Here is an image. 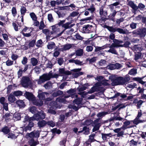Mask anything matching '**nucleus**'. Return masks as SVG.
<instances>
[{
  "mask_svg": "<svg viewBox=\"0 0 146 146\" xmlns=\"http://www.w3.org/2000/svg\"><path fill=\"white\" fill-rule=\"evenodd\" d=\"M25 95L28 99L33 102L35 105L41 106L43 104V102L42 100H35V98L31 93L28 92H26Z\"/></svg>",
  "mask_w": 146,
  "mask_h": 146,
  "instance_id": "1",
  "label": "nucleus"
},
{
  "mask_svg": "<svg viewBox=\"0 0 146 146\" xmlns=\"http://www.w3.org/2000/svg\"><path fill=\"white\" fill-rule=\"evenodd\" d=\"M106 28L111 33H114L117 31L120 34H125L126 33L127 31V30L126 29L125 30L121 28L114 27L108 26H106Z\"/></svg>",
  "mask_w": 146,
  "mask_h": 146,
  "instance_id": "2",
  "label": "nucleus"
},
{
  "mask_svg": "<svg viewBox=\"0 0 146 146\" xmlns=\"http://www.w3.org/2000/svg\"><path fill=\"white\" fill-rule=\"evenodd\" d=\"M109 78L111 80V84L112 85H119L120 77H118L117 75H113L110 76L109 77Z\"/></svg>",
  "mask_w": 146,
  "mask_h": 146,
  "instance_id": "3",
  "label": "nucleus"
},
{
  "mask_svg": "<svg viewBox=\"0 0 146 146\" xmlns=\"http://www.w3.org/2000/svg\"><path fill=\"white\" fill-rule=\"evenodd\" d=\"M32 31V29L31 28L26 27L23 29L21 33L24 36L29 37L31 36Z\"/></svg>",
  "mask_w": 146,
  "mask_h": 146,
  "instance_id": "4",
  "label": "nucleus"
},
{
  "mask_svg": "<svg viewBox=\"0 0 146 146\" xmlns=\"http://www.w3.org/2000/svg\"><path fill=\"white\" fill-rule=\"evenodd\" d=\"M57 102L54 101H52L50 102V106L51 107L48 110V113L52 114L54 115L56 114V112L54 110V108H57L58 107Z\"/></svg>",
  "mask_w": 146,
  "mask_h": 146,
  "instance_id": "5",
  "label": "nucleus"
},
{
  "mask_svg": "<svg viewBox=\"0 0 146 146\" xmlns=\"http://www.w3.org/2000/svg\"><path fill=\"white\" fill-rule=\"evenodd\" d=\"M133 34L138 35L141 37H144L146 35V28H143L133 31Z\"/></svg>",
  "mask_w": 146,
  "mask_h": 146,
  "instance_id": "6",
  "label": "nucleus"
},
{
  "mask_svg": "<svg viewBox=\"0 0 146 146\" xmlns=\"http://www.w3.org/2000/svg\"><path fill=\"white\" fill-rule=\"evenodd\" d=\"M72 20L71 22H69L64 24L62 27L63 28H64V29L63 30L61 33L57 34L56 36L59 37L66 30L73 27L75 25V24H71L72 23Z\"/></svg>",
  "mask_w": 146,
  "mask_h": 146,
  "instance_id": "7",
  "label": "nucleus"
},
{
  "mask_svg": "<svg viewBox=\"0 0 146 146\" xmlns=\"http://www.w3.org/2000/svg\"><path fill=\"white\" fill-rule=\"evenodd\" d=\"M40 131H35L30 133H28L26 135V137L29 139V138H34L38 137L39 136Z\"/></svg>",
  "mask_w": 146,
  "mask_h": 146,
  "instance_id": "8",
  "label": "nucleus"
},
{
  "mask_svg": "<svg viewBox=\"0 0 146 146\" xmlns=\"http://www.w3.org/2000/svg\"><path fill=\"white\" fill-rule=\"evenodd\" d=\"M130 80L129 76L127 75L125 77H120L119 85H123L127 84Z\"/></svg>",
  "mask_w": 146,
  "mask_h": 146,
  "instance_id": "9",
  "label": "nucleus"
},
{
  "mask_svg": "<svg viewBox=\"0 0 146 146\" xmlns=\"http://www.w3.org/2000/svg\"><path fill=\"white\" fill-rule=\"evenodd\" d=\"M29 79L27 77H23L21 80V83L22 86L25 88H27L29 85Z\"/></svg>",
  "mask_w": 146,
  "mask_h": 146,
  "instance_id": "10",
  "label": "nucleus"
},
{
  "mask_svg": "<svg viewBox=\"0 0 146 146\" xmlns=\"http://www.w3.org/2000/svg\"><path fill=\"white\" fill-rule=\"evenodd\" d=\"M28 65H25L24 68L23 70V68L21 66H20L19 67V70L17 72L18 77V78H20L22 76V74L23 72H25L28 69Z\"/></svg>",
  "mask_w": 146,
  "mask_h": 146,
  "instance_id": "11",
  "label": "nucleus"
},
{
  "mask_svg": "<svg viewBox=\"0 0 146 146\" xmlns=\"http://www.w3.org/2000/svg\"><path fill=\"white\" fill-rule=\"evenodd\" d=\"M127 97V96L125 94H121L119 92H117L113 97L110 98V99H113L118 98L120 100L125 98Z\"/></svg>",
  "mask_w": 146,
  "mask_h": 146,
  "instance_id": "12",
  "label": "nucleus"
},
{
  "mask_svg": "<svg viewBox=\"0 0 146 146\" xmlns=\"http://www.w3.org/2000/svg\"><path fill=\"white\" fill-rule=\"evenodd\" d=\"M81 70V68L75 69L72 70V71L74 72L72 74L74 78H77L80 75L83 74L82 72H80Z\"/></svg>",
  "mask_w": 146,
  "mask_h": 146,
  "instance_id": "13",
  "label": "nucleus"
},
{
  "mask_svg": "<svg viewBox=\"0 0 146 146\" xmlns=\"http://www.w3.org/2000/svg\"><path fill=\"white\" fill-rule=\"evenodd\" d=\"M113 43L111 44L112 46H113L115 47H122L123 46L120 44L123 42V41L121 40H118L116 39H115L113 40Z\"/></svg>",
  "mask_w": 146,
  "mask_h": 146,
  "instance_id": "14",
  "label": "nucleus"
},
{
  "mask_svg": "<svg viewBox=\"0 0 146 146\" xmlns=\"http://www.w3.org/2000/svg\"><path fill=\"white\" fill-rule=\"evenodd\" d=\"M52 31H51L50 33L51 34H57L59 32L60 29L57 25H55L51 26Z\"/></svg>",
  "mask_w": 146,
  "mask_h": 146,
  "instance_id": "15",
  "label": "nucleus"
},
{
  "mask_svg": "<svg viewBox=\"0 0 146 146\" xmlns=\"http://www.w3.org/2000/svg\"><path fill=\"white\" fill-rule=\"evenodd\" d=\"M92 26L89 25H85L83 27V32L85 33H89L91 32V28Z\"/></svg>",
  "mask_w": 146,
  "mask_h": 146,
  "instance_id": "16",
  "label": "nucleus"
},
{
  "mask_svg": "<svg viewBox=\"0 0 146 146\" xmlns=\"http://www.w3.org/2000/svg\"><path fill=\"white\" fill-rule=\"evenodd\" d=\"M38 96L40 100H44L45 99V95L48 94L45 92H43L40 90H39L38 92Z\"/></svg>",
  "mask_w": 146,
  "mask_h": 146,
  "instance_id": "17",
  "label": "nucleus"
},
{
  "mask_svg": "<svg viewBox=\"0 0 146 146\" xmlns=\"http://www.w3.org/2000/svg\"><path fill=\"white\" fill-rule=\"evenodd\" d=\"M34 120H30L29 119V123L28 125L25 127L23 129V131H26L27 130L31 131V128L34 126V123L32 122Z\"/></svg>",
  "mask_w": 146,
  "mask_h": 146,
  "instance_id": "18",
  "label": "nucleus"
},
{
  "mask_svg": "<svg viewBox=\"0 0 146 146\" xmlns=\"http://www.w3.org/2000/svg\"><path fill=\"white\" fill-rule=\"evenodd\" d=\"M72 47V45L70 44H67L62 46L61 48H59V51H63L69 49Z\"/></svg>",
  "mask_w": 146,
  "mask_h": 146,
  "instance_id": "19",
  "label": "nucleus"
},
{
  "mask_svg": "<svg viewBox=\"0 0 146 146\" xmlns=\"http://www.w3.org/2000/svg\"><path fill=\"white\" fill-rule=\"evenodd\" d=\"M42 30V33L46 35L47 39H50L51 34L50 32V31L48 29H44Z\"/></svg>",
  "mask_w": 146,
  "mask_h": 146,
  "instance_id": "20",
  "label": "nucleus"
},
{
  "mask_svg": "<svg viewBox=\"0 0 146 146\" xmlns=\"http://www.w3.org/2000/svg\"><path fill=\"white\" fill-rule=\"evenodd\" d=\"M100 83H98L95 84V86H93L90 90L88 91L87 93L88 94H92L96 91H97L98 88L97 87L99 86Z\"/></svg>",
  "mask_w": 146,
  "mask_h": 146,
  "instance_id": "21",
  "label": "nucleus"
},
{
  "mask_svg": "<svg viewBox=\"0 0 146 146\" xmlns=\"http://www.w3.org/2000/svg\"><path fill=\"white\" fill-rule=\"evenodd\" d=\"M115 47L112 46V45L111 44L109 46L110 49L107 51V52L111 53L113 54H117V52L115 48Z\"/></svg>",
  "mask_w": 146,
  "mask_h": 146,
  "instance_id": "22",
  "label": "nucleus"
},
{
  "mask_svg": "<svg viewBox=\"0 0 146 146\" xmlns=\"http://www.w3.org/2000/svg\"><path fill=\"white\" fill-rule=\"evenodd\" d=\"M60 74L66 75H70L71 74V72L68 71H65L64 68H60L59 70Z\"/></svg>",
  "mask_w": 146,
  "mask_h": 146,
  "instance_id": "23",
  "label": "nucleus"
},
{
  "mask_svg": "<svg viewBox=\"0 0 146 146\" xmlns=\"http://www.w3.org/2000/svg\"><path fill=\"white\" fill-rule=\"evenodd\" d=\"M50 74L49 72L48 74H44L40 77L45 82L46 81L49 80L50 79Z\"/></svg>",
  "mask_w": 146,
  "mask_h": 146,
  "instance_id": "24",
  "label": "nucleus"
},
{
  "mask_svg": "<svg viewBox=\"0 0 146 146\" xmlns=\"http://www.w3.org/2000/svg\"><path fill=\"white\" fill-rule=\"evenodd\" d=\"M47 48L49 49H52L55 48L57 46H56L55 43L53 42H49L47 45Z\"/></svg>",
  "mask_w": 146,
  "mask_h": 146,
  "instance_id": "25",
  "label": "nucleus"
},
{
  "mask_svg": "<svg viewBox=\"0 0 146 146\" xmlns=\"http://www.w3.org/2000/svg\"><path fill=\"white\" fill-rule=\"evenodd\" d=\"M3 117L6 121H8L9 120H11L12 119L13 116L10 113H7L3 115Z\"/></svg>",
  "mask_w": 146,
  "mask_h": 146,
  "instance_id": "26",
  "label": "nucleus"
},
{
  "mask_svg": "<svg viewBox=\"0 0 146 146\" xmlns=\"http://www.w3.org/2000/svg\"><path fill=\"white\" fill-rule=\"evenodd\" d=\"M40 119V115L38 113L35 114L33 117H30V120H38Z\"/></svg>",
  "mask_w": 146,
  "mask_h": 146,
  "instance_id": "27",
  "label": "nucleus"
},
{
  "mask_svg": "<svg viewBox=\"0 0 146 146\" xmlns=\"http://www.w3.org/2000/svg\"><path fill=\"white\" fill-rule=\"evenodd\" d=\"M47 124V122L44 120L39 121L37 123L38 126L40 127H43Z\"/></svg>",
  "mask_w": 146,
  "mask_h": 146,
  "instance_id": "28",
  "label": "nucleus"
},
{
  "mask_svg": "<svg viewBox=\"0 0 146 146\" xmlns=\"http://www.w3.org/2000/svg\"><path fill=\"white\" fill-rule=\"evenodd\" d=\"M111 136L112 135L110 133L108 134H102V137L104 140H106L107 139H109L110 137H111Z\"/></svg>",
  "mask_w": 146,
  "mask_h": 146,
  "instance_id": "29",
  "label": "nucleus"
},
{
  "mask_svg": "<svg viewBox=\"0 0 146 146\" xmlns=\"http://www.w3.org/2000/svg\"><path fill=\"white\" fill-rule=\"evenodd\" d=\"M16 104L19 108H24L25 105L24 102L22 100H19L16 102Z\"/></svg>",
  "mask_w": 146,
  "mask_h": 146,
  "instance_id": "30",
  "label": "nucleus"
},
{
  "mask_svg": "<svg viewBox=\"0 0 146 146\" xmlns=\"http://www.w3.org/2000/svg\"><path fill=\"white\" fill-rule=\"evenodd\" d=\"M38 62V60L36 58L33 57L31 59V63L33 66H36Z\"/></svg>",
  "mask_w": 146,
  "mask_h": 146,
  "instance_id": "31",
  "label": "nucleus"
},
{
  "mask_svg": "<svg viewBox=\"0 0 146 146\" xmlns=\"http://www.w3.org/2000/svg\"><path fill=\"white\" fill-rule=\"evenodd\" d=\"M100 14L101 15L106 16L107 15V11H104V7L102 6L100 9Z\"/></svg>",
  "mask_w": 146,
  "mask_h": 146,
  "instance_id": "32",
  "label": "nucleus"
},
{
  "mask_svg": "<svg viewBox=\"0 0 146 146\" xmlns=\"http://www.w3.org/2000/svg\"><path fill=\"white\" fill-rule=\"evenodd\" d=\"M12 118L15 121H17L20 120L21 118L20 114L18 113H15L13 115Z\"/></svg>",
  "mask_w": 146,
  "mask_h": 146,
  "instance_id": "33",
  "label": "nucleus"
},
{
  "mask_svg": "<svg viewBox=\"0 0 146 146\" xmlns=\"http://www.w3.org/2000/svg\"><path fill=\"white\" fill-rule=\"evenodd\" d=\"M8 100L10 102L12 103L15 101V98L13 95L10 94L8 97Z\"/></svg>",
  "mask_w": 146,
  "mask_h": 146,
  "instance_id": "34",
  "label": "nucleus"
},
{
  "mask_svg": "<svg viewBox=\"0 0 146 146\" xmlns=\"http://www.w3.org/2000/svg\"><path fill=\"white\" fill-rule=\"evenodd\" d=\"M89 131L88 128L87 127H84L83 128L82 130L81 131H79L78 133H81L83 132L85 134H88L89 133Z\"/></svg>",
  "mask_w": 146,
  "mask_h": 146,
  "instance_id": "35",
  "label": "nucleus"
},
{
  "mask_svg": "<svg viewBox=\"0 0 146 146\" xmlns=\"http://www.w3.org/2000/svg\"><path fill=\"white\" fill-rule=\"evenodd\" d=\"M131 122H133V123L137 125L139 123H142L144 121V120H140L139 118L136 117L133 120L131 121Z\"/></svg>",
  "mask_w": 146,
  "mask_h": 146,
  "instance_id": "36",
  "label": "nucleus"
},
{
  "mask_svg": "<svg viewBox=\"0 0 146 146\" xmlns=\"http://www.w3.org/2000/svg\"><path fill=\"white\" fill-rule=\"evenodd\" d=\"M144 78V77H143L142 78H140L139 77L135 78H133L134 80H136L139 83L141 84H144L145 82L143 81L142 79Z\"/></svg>",
  "mask_w": 146,
  "mask_h": 146,
  "instance_id": "37",
  "label": "nucleus"
},
{
  "mask_svg": "<svg viewBox=\"0 0 146 146\" xmlns=\"http://www.w3.org/2000/svg\"><path fill=\"white\" fill-rule=\"evenodd\" d=\"M36 41L35 40H33L31 41L29 44V47L25 46V49L27 50L29 48V47L30 48L31 47H33Z\"/></svg>",
  "mask_w": 146,
  "mask_h": 146,
  "instance_id": "38",
  "label": "nucleus"
},
{
  "mask_svg": "<svg viewBox=\"0 0 146 146\" xmlns=\"http://www.w3.org/2000/svg\"><path fill=\"white\" fill-rule=\"evenodd\" d=\"M97 59V58L96 57H94L91 58H87L86 59V61L88 62H89L90 64H92L96 62Z\"/></svg>",
  "mask_w": 146,
  "mask_h": 146,
  "instance_id": "39",
  "label": "nucleus"
},
{
  "mask_svg": "<svg viewBox=\"0 0 146 146\" xmlns=\"http://www.w3.org/2000/svg\"><path fill=\"white\" fill-rule=\"evenodd\" d=\"M100 83V84H99V86L101 85V84H102V85L104 86H108L110 85V82L109 81V80H104L102 81L101 83L100 82H99Z\"/></svg>",
  "mask_w": 146,
  "mask_h": 146,
  "instance_id": "40",
  "label": "nucleus"
},
{
  "mask_svg": "<svg viewBox=\"0 0 146 146\" xmlns=\"http://www.w3.org/2000/svg\"><path fill=\"white\" fill-rule=\"evenodd\" d=\"M13 26L15 30L16 31H18L19 29H20L21 28V26L18 24H16L15 22H13L12 23Z\"/></svg>",
  "mask_w": 146,
  "mask_h": 146,
  "instance_id": "41",
  "label": "nucleus"
},
{
  "mask_svg": "<svg viewBox=\"0 0 146 146\" xmlns=\"http://www.w3.org/2000/svg\"><path fill=\"white\" fill-rule=\"evenodd\" d=\"M124 118L121 117L119 116H114L111 119V121H115V120H119L121 121L123 120Z\"/></svg>",
  "mask_w": 146,
  "mask_h": 146,
  "instance_id": "42",
  "label": "nucleus"
},
{
  "mask_svg": "<svg viewBox=\"0 0 146 146\" xmlns=\"http://www.w3.org/2000/svg\"><path fill=\"white\" fill-rule=\"evenodd\" d=\"M75 53L76 55L77 56H82L83 54V50L82 49L78 50L76 51Z\"/></svg>",
  "mask_w": 146,
  "mask_h": 146,
  "instance_id": "43",
  "label": "nucleus"
},
{
  "mask_svg": "<svg viewBox=\"0 0 146 146\" xmlns=\"http://www.w3.org/2000/svg\"><path fill=\"white\" fill-rule=\"evenodd\" d=\"M137 73V70L135 68L131 69L129 72L128 74L130 75H134Z\"/></svg>",
  "mask_w": 146,
  "mask_h": 146,
  "instance_id": "44",
  "label": "nucleus"
},
{
  "mask_svg": "<svg viewBox=\"0 0 146 146\" xmlns=\"http://www.w3.org/2000/svg\"><path fill=\"white\" fill-rule=\"evenodd\" d=\"M82 100V98H78L74 100L73 101V102L74 104L78 105L81 103Z\"/></svg>",
  "mask_w": 146,
  "mask_h": 146,
  "instance_id": "45",
  "label": "nucleus"
},
{
  "mask_svg": "<svg viewBox=\"0 0 146 146\" xmlns=\"http://www.w3.org/2000/svg\"><path fill=\"white\" fill-rule=\"evenodd\" d=\"M27 11L25 7L24 6L21 7L20 9L21 15H24L26 12Z\"/></svg>",
  "mask_w": 146,
  "mask_h": 146,
  "instance_id": "46",
  "label": "nucleus"
},
{
  "mask_svg": "<svg viewBox=\"0 0 146 146\" xmlns=\"http://www.w3.org/2000/svg\"><path fill=\"white\" fill-rule=\"evenodd\" d=\"M30 140L29 141V143L30 145V146H35L37 144V142L35 141L33 138H31Z\"/></svg>",
  "mask_w": 146,
  "mask_h": 146,
  "instance_id": "47",
  "label": "nucleus"
},
{
  "mask_svg": "<svg viewBox=\"0 0 146 146\" xmlns=\"http://www.w3.org/2000/svg\"><path fill=\"white\" fill-rule=\"evenodd\" d=\"M38 113L40 115L41 119H43L45 118L46 115L43 111H41L38 112Z\"/></svg>",
  "mask_w": 146,
  "mask_h": 146,
  "instance_id": "48",
  "label": "nucleus"
},
{
  "mask_svg": "<svg viewBox=\"0 0 146 146\" xmlns=\"http://www.w3.org/2000/svg\"><path fill=\"white\" fill-rule=\"evenodd\" d=\"M54 50V56L56 57L58 56L60 54L59 52L60 51L59 50V48L58 49V47H56Z\"/></svg>",
  "mask_w": 146,
  "mask_h": 146,
  "instance_id": "49",
  "label": "nucleus"
},
{
  "mask_svg": "<svg viewBox=\"0 0 146 146\" xmlns=\"http://www.w3.org/2000/svg\"><path fill=\"white\" fill-rule=\"evenodd\" d=\"M52 86V83L50 82H48L46 84L44 85L43 86L46 89L50 88Z\"/></svg>",
  "mask_w": 146,
  "mask_h": 146,
  "instance_id": "50",
  "label": "nucleus"
},
{
  "mask_svg": "<svg viewBox=\"0 0 146 146\" xmlns=\"http://www.w3.org/2000/svg\"><path fill=\"white\" fill-rule=\"evenodd\" d=\"M12 14L14 17H15L17 14L15 7H13L11 10Z\"/></svg>",
  "mask_w": 146,
  "mask_h": 146,
  "instance_id": "51",
  "label": "nucleus"
},
{
  "mask_svg": "<svg viewBox=\"0 0 146 146\" xmlns=\"http://www.w3.org/2000/svg\"><path fill=\"white\" fill-rule=\"evenodd\" d=\"M87 10L90 11L91 13H93L95 11L94 6L92 4L89 8L87 9Z\"/></svg>",
  "mask_w": 146,
  "mask_h": 146,
  "instance_id": "52",
  "label": "nucleus"
},
{
  "mask_svg": "<svg viewBox=\"0 0 146 146\" xmlns=\"http://www.w3.org/2000/svg\"><path fill=\"white\" fill-rule=\"evenodd\" d=\"M45 26V25L44 24L43 19H42L40 23L39 29L40 30H42L44 29Z\"/></svg>",
  "mask_w": 146,
  "mask_h": 146,
  "instance_id": "53",
  "label": "nucleus"
},
{
  "mask_svg": "<svg viewBox=\"0 0 146 146\" xmlns=\"http://www.w3.org/2000/svg\"><path fill=\"white\" fill-rule=\"evenodd\" d=\"M136 86L137 84L136 83H132L128 84L127 87L129 88H134Z\"/></svg>",
  "mask_w": 146,
  "mask_h": 146,
  "instance_id": "54",
  "label": "nucleus"
},
{
  "mask_svg": "<svg viewBox=\"0 0 146 146\" xmlns=\"http://www.w3.org/2000/svg\"><path fill=\"white\" fill-rule=\"evenodd\" d=\"M2 131L5 134L8 133L10 132L9 129L7 127L3 128L2 130Z\"/></svg>",
  "mask_w": 146,
  "mask_h": 146,
  "instance_id": "55",
  "label": "nucleus"
},
{
  "mask_svg": "<svg viewBox=\"0 0 146 146\" xmlns=\"http://www.w3.org/2000/svg\"><path fill=\"white\" fill-rule=\"evenodd\" d=\"M100 126V123H98L96 124L93 128V131L94 132L95 131L98 130L99 129Z\"/></svg>",
  "mask_w": 146,
  "mask_h": 146,
  "instance_id": "56",
  "label": "nucleus"
},
{
  "mask_svg": "<svg viewBox=\"0 0 146 146\" xmlns=\"http://www.w3.org/2000/svg\"><path fill=\"white\" fill-rule=\"evenodd\" d=\"M30 15L33 21L36 20L37 19L36 16L34 13H31L30 14Z\"/></svg>",
  "mask_w": 146,
  "mask_h": 146,
  "instance_id": "57",
  "label": "nucleus"
},
{
  "mask_svg": "<svg viewBox=\"0 0 146 146\" xmlns=\"http://www.w3.org/2000/svg\"><path fill=\"white\" fill-rule=\"evenodd\" d=\"M13 94L16 96H20L22 95L23 93L21 91H17L14 92L13 93Z\"/></svg>",
  "mask_w": 146,
  "mask_h": 146,
  "instance_id": "58",
  "label": "nucleus"
},
{
  "mask_svg": "<svg viewBox=\"0 0 146 146\" xmlns=\"http://www.w3.org/2000/svg\"><path fill=\"white\" fill-rule=\"evenodd\" d=\"M47 124L48 125L52 127H54L55 125L54 122L52 121H49L47 122Z\"/></svg>",
  "mask_w": 146,
  "mask_h": 146,
  "instance_id": "59",
  "label": "nucleus"
},
{
  "mask_svg": "<svg viewBox=\"0 0 146 146\" xmlns=\"http://www.w3.org/2000/svg\"><path fill=\"white\" fill-rule=\"evenodd\" d=\"M107 114V112H100L97 114V116L99 118H102Z\"/></svg>",
  "mask_w": 146,
  "mask_h": 146,
  "instance_id": "60",
  "label": "nucleus"
},
{
  "mask_svg": "<svg viewBox=\"0 0 146 146\" xmlns=\"http://www.w3.org/2000/svg\"><path fill=\"white\" fill-rule=\"evenodd\" d=\"M30 111L32 113H36V108L35 106L32 107L30 108Z\"/></svg>",
  "mask_w": 146,
  "mask_h": 146,
  "instance_id": "61",
  "label": "nucleus"
},
{
  "mask_svg": "<svg viewBox=\"0 0 146 146\" xmlns=\"http://www.w3.org/2000/svg\"><path fill=\"white\" fill-rule=\"evenodd\" d=\"M7 137L8 138H11L12 139H15L17 137L14 134L12 133H9L7 135Z\"/></svg>",
  "mask_w": 146,
  "mask_h": 146,
  "instance_id": "62",
  "label": "nucleus"
},
{
  "mask_svg": "<svg viewBox=\"0 0 146 146\" xmlns=\"http://www.w3.org/2000/svg\"><path fill=\"white\" fill-rule=\"evenodd\" d=\"M137 142L135 141L133 139H132L130 141L129 144L130 146H136Z\"/></svg>",
  "mask_w": 146,
  "mask_h": 146,
  "instance_id": "63",
  "label": "nucleus"
},
{
  "mask_svg": "<svg viewBox=\"0 0 146 146\" xmlns=\"http://www.w3.org/2000/svg\"><path fill=\"white\" fill-rule=\"evenodd\" d=\"M28 61V59L26 57H23V60H22L21 62L23 64L25 65L27 63Z\"/></svg>",
  "mask_w": 146,
  "mask_h": 146,
  "instance_id": "64",
  "label": "nucleus"
}]
</instances>
